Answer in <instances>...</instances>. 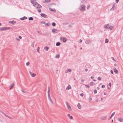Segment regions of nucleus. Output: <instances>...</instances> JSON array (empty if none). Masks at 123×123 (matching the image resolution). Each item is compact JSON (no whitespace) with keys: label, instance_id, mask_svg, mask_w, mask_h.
Here are the masks:
<instances>
[{"label":"nucleus","instance_id":"obj_58","mask_svg":"<svg viewBox=\"0 0 123 123\" xmlns=\"http://www.w3.org/2000/svg\"><path fill=\"white\" fill-rule=\"evenodd\" d=\"M21 91L22 92H23V93H25L26 92H25V91H24L22 89H21Z\"/></svg>","mask_w":123,"mask_h":123},{"label":"nucleus","instance_id":"obj_59","mask_svg":"<svg viewBox=\"0 0 123 123\" xmlns=\"http://www.w3.org/2000/svg\"><path fill=\"white\" fill-rule=\"evenodd\" d=\"M119 0H116V3H117L118 1Z\"/></svg>","mask_w":123,"mask_h":123},{"label":"nucleus","instance_id":"obj_57","mask_svg":"<svg viewBox=\"0 0 123 123\" xmlns=\"http://www.w3.org/2000/svg\"><path fill=\"white\" fill-rule=\"evenodd\" d=\"M80 96L82 97H83V93H81L80 94Z\"/></svg>","mask_w":123,"mask_h":123},{"label":"nucleus","instance_id":"obj_6","mask_svg":"<svg viewBox=\"0 0 123 123\" xmlns=\"http://www.w3.org/2000/svg\"><path fill=\"white\" fill-rule=\"evenodd\" d=\"M41 15L42 17L43 18H46L47 17V15H46L43 13H41Z\"/></svg>","mask_w":123,"mask_h":123},{"label":"nucleus","instance_id":"obj_31","mask_svg":"<svg viewBox=\"0 0 123 123\" xmlns=\"http://www.w3.org/2000/svg\"><path fill=\"white\" fill-rule=\"evenodd\" d=\"M35 43V41H34V42L33 43L31 44V46L32 47H33L34 46V43Z\"/></svg>","mask_w":123,"mask_h":123},{"label":"nucleus","instance_id":"obj_12","mask_svg":"<svg viewBox=\"0 0 123 123\" xmlns=\"http://www.w3.org/2000/svg\"><path fill=\"white\" fill-rule=\"evenodd\" d=\"M100 119L102 120H105L106 119V116L103 117L101 118Z\"/></svg>","mask_w":123,"mask_h":123},{"label":"nucleus","instance_id":"obj_32","mask_svg":"<svg viewBox=\"0 0 123 123\" xmlns=\"http://www.w3.org/2000/svg\"><path fill=\"white\" fill-rule=\"evenodd\" d=\"M93 92L95 94H96L97 93V90L96 89H95L94 90Z\"/></svg>","mask_w":123,"mask_h":123},{"label":"nucleus","instance_id":"obj_30","mask_svg":"<svg viewBox=\"0 0 123 123\" xmlns=\"http://www.w3.org/2000/svg\"><path fill=\"white\" fill-rule=\"evenodd\" d=\"M109 42V41H108V40L106 39H105V42L106 43H108Z\"/></svg>","mask_w":123,"mask_h":123},{"label":"nucleus","instance_id":"obj_26","mask_svg":"<svg viewBox=\"0 0 123 123\" xmlns=\"http://www.w3.org/2000/svg\"><path fill=\"white\" fill-rule=\"evenodd\" d=\"M29 20H33V18L32 17H31L29 18Z\"/></svg>","mask_w":123,"mask_h":123},{"label":"nucleus","instance_id":"obj_10","mask_svg":"<svg viewBox=\"0 0 123 123\" xmlns=\"http://www.w3.org/2000/svg\"><path fill=\"white\" fill-rule=\"evenodd\" d=\"M115 4H116L115 3L113 5L112 7L110 9L111 10H113L114 9Z\"/></svg>","mask_w":123,"mask_h":123},{"label":"nucleus","instance_id":"obj_45","mask_svg":"<svg viewBox=\"0 0 123 123\" xmlns=\"http://www.w3.org/2000/svg\"><path fill=\"white\" fill-rule=\"evenodd\" d=\"M39 50V47H38L37 49V51L38 52Z\"/></svg>","mask_w":123,"mask_h":123},{"label":"nucleus","instance_id":"obj_38","mask_svg":"<svg viewBox=\"0 0 123 123\" xmlns=\"http://www.w3.org/2000/svg\"><path fill=\"white\" fill-rule=\"evenodd\" d=\"M37 2H35V3H32V4L33 5V6H35V5H36V3H37Z\"/></svg>","mask_w":123,"mask_h":123},{"label":"nucleus","instance_id":"obj_1","mask_svg":"<svg viewBox=\"0 0 123 123\" xmlns=\"http://www.w3.org/2000/svg\"><path fill=\"white\" fill-rule=\"evenodd\" d=\"M85 6L83 5H81L80 7V11H84L85 10Z\"/></svg>","mask_w":123,"mask_h":123},{"label":"nucleus","instance_id":"obj_29","mask_svg":"<svg viewBox=\"0 0 123 123\" xmlns=\"http://www.w3.org/2000/svg\"><path fill=\"white\" fill-rule=\"evenodd\" d=\"M36 0H31L30 1L31 2L32 4L33 3H34V2Z\"/></svg>","mask_w":123,"mask_h":123},{"label":"nucleus","instance_id":"obj_40","mask_svg":"<svg viewBox=\"0 0 123 123\" xmlns=\"http://www.w3.org/2000/svg\"><path fill=\"white\" fill-rule=\"evenodd\" d=\"M30 64V63L29 62H27L26 63V64L27 66L29 65Z\"/></svg>","mask_w":123,"mask_h":123},{"label":"nucleus","instance_id":"obj_33","mask_svg":"<svg viewBox=\"0 0 123 123\" xmlns=\"http://www.w3.org/2000/svg\"><path fill=\"white\" fill-rule=\"evenodd\" d=\"M36 5H35V7H37V8H38V4L37 3H36Z\"/></svg>","mask_w":123,"mask_h":123},{"label":"nucleus","instance_id":"obj_44","mask_svg":"<svg viewBox=\"0 0 123 123\" xmlns=\"http://www.w3.org/2000/svg\"><path fill=\"white\" fill-rule=\"evenodd\" d=\"M98 79L99 80H101V78L100 77H98Z\"/></svg>","mask_w":123,"mask_h":123},{"label":"nucleus","instance_id":"obj_52","mask_svg":"<svg viewBox=\"0 0 123 123\" xmlns=\"http://www.w3.org/2000/svg\"><path fill=\"white\" fill-rule=\"evenodd\" d=\"M63 24L64 25H67L68 24V23H67V22L64 23Z\"/></svg>","mask_w":123,"mask_h":123},{"label":"nucleus","instance_id":"obj_49","mask_svg":"<svg viewBox=\"0 0 123 123\" xmlns=\"http://www.w3.org/2000/svg\"><path fill=\"white\" fill-rule=\"evenodd\" d=\"M86 87H88V88H89L90 87V86H89V85H86Z\"/></svg>","mask_w":123,"mask_h":123},{"label":"nucleus","instance_id":"obj_51","mask_svg":"<svg viewBox=\"0 0 123 123\" xmlns=\"http://www.w3.org/2000/svg\"><path fill=\"white\" fill-rule=\"evenodd\" d=\"M112 59L114 61H116L115 60V59L113 57H112Z\"/></svg>","mask_w":123,"mask_h":123},{"label":"nucleus","instance_id":"obj_48","mask_svg":"<svg viewBox=\"0 0 123 123\" xmlns=\"http://www.w3.org/2000/svg\"><path fill=\"white\" fill-rule=\"evenodd\" d=\"M49 92H50V90H48V95H50V94H49Z\"/></svg>","mask_w":123,"mask_h":123},{"label":"nucleus","instance_id":"obj_35","mask_svg":"<svg viewBox=\"0 0 123 123\" xmlns=\"http://www.w3.org/2000/svg\"><path fill=\"white\" fill-rule=\"evenodd\" d=\"M92 100V98L91 97H90L89 98V102L91 101Z\"/></svg>","mask_w":123,"mask_h":123},{"label":"nucleus","instance_id":"obj_63","mask_svg":"<svg viewBox=\"0 0 123 123\" xmlns=\"http://www.w3.org/2000/svg\"><path fill=\"white\" fill-rule=\"evenodd\" d=\"M84 81V80L83 79H82L81 80V81L82 82H83Z\"/></svg>","mask_w":123,"mask_h":123},{"label":"nucleus","instance_id":"obj_55","mask_svg":"<svg viewBox=\"0 0 123 123\" xmlns=\"http://www.w3.org/2000/svg\"><path fill=\"white\" fill-rule=\"evenodd\" d=\"M108 85L109 86H110V87H111V82H110L109 84H108Z\"/></svg>","mask_w":123,"mask_h":123},{"label":"nucleus","instance_id":"obj_46","mask_svg":"<svg viewBox=\"0 0 123 123\" xmlns=\"http://www.w3.org/2000/svg\"><path fill=\"white\" fill-rule=\"evenodd\" d=\"M48 98L49 100L51 99V98H50V95H48Z\"/></svg>","mask_w":123,"mask_h":123},{"label":"nucleus","instance_id":"obj_24","mask_svg":"<svg viewBox=\"0 0 123 123\" xmlns=\"http://www.w3.org/2000/svg\"><path fill=\"white\" fill-rule=\"evenodd\" d=\"M90 41L89 40H88L86 41L85 42V43L86 44H89V43Z\"/></svg>","mask_w":123,"mask_h":123},{"label":"nucleus","instance_id":"obj_36","mask_svg":"<svg viewBox=\"0 0 123 123\" xmlns=\"http://www.w3.org/2000/svg\"><path fill=\"white\" fill-rule=\"evenodd\" d=\"M115 112H114L111 115V117H113L114 115L115 114Z\"/></svg>","mask_w":123,"mask_h":123},{"label":"nucleus","instance_id":"obj_13","mask_svg":"<svg viewBox=\"0 0 123 123\" xmlns=\"http://www.w3.org/2000/svg\"><path fill=\"white\" fill-rule=\"evenodd\" d=\"M71 86L70 85H68L66 89L67 90H69V89H71Z\"/></svg>","mask_w":123,"mask_h":123},{"label":"nucleus","instance_id":"obj_27","mask_svg":"<svg viewBox=\"0 0 123 123\" xmlns=\"http://www.w3.org/2000/svg\"><path fill=\"white\" fill-rule=\"evenodd\" d=\"M36 74L34 73H33L31 74V76L32 77H34L36 76Z\"/></svg>","mask_w":123,"mask_h":123},{"label":"nucleus","instance_id":"obj_62","mask_svg":"<svg viewBox=\"0 0 123 123\" xmlns=\"http://www.w3.org/2000/svg\"><path fill=\"white\" fill-rule=\"evenodd\" d=\"M18 37H19V38L20 39H21L22 38V37L21 36H19Z\"/></svg>","mask_w":123,"mask_h":123},{"label":"nucleus","instance_id":"obj_54","mask_svg":"<svg viewBox=\"0 0 123 123\" xmlns=\"http://www.w3.org/2000/svg\"><path fill=\"white\" fill-rule=\"evenodd\" d=\"M68 26L70 27H72V26L71 25H68Z\"/></svg>","mask_w":123,"mask_h":123},{"label":"nucleus","instance_id":"obj_18","mask_svg":"<svg viewBox=\"0 0 123 123\" xmlns=\"http://www.w3.org/2000/svg\"><path fill=\"white\" fill-rule=\"evenodd\" d=\"M77 106L79 109H81V107L80 106V104L79 103H78V104Z\"/></svg>","mask_w":123,"mask_h":123},{"label":"nucleus","instance_id":"obj_47","mask_svg":"<svg viewBox=\"0 0 123 123\" xmlns=\"http://www.w3.org/2000/svg\"><path fill=\"white\" fill-rule=\"evenodd\" d=\"M105 87V86L104 85H102L101 86V87L102 88H104Z\"/></svg>","mask_w":123,"mask_h":123},{"label":"nucleus","instance_id":"obj_3","mask_svg":"<svg viewBox=\"0 0 123 123\" xmlns=\"http://www.w3.org/2000/svg\"><path fill=\"white\" fill-rule=\"evenodd\" d=\"M66 103L68 109L69 111H71L72 110V109L69 104H68L67 101L66 102Z\"/></svg>","mask_w":123,"mask_h":123},{"label":"nucleus","instance_id":"obj_2","mask_svg":"<svg viewBox=\"0 0 123 123\" xmlns=\"http://www.w3.org/2000/svg\"><path fill=\"white\" fill-rule=\"evenodd\" d=\"M10 28V27H3L1 28L0 29V31H6L9 30Z\"/></svg>","mask_w":123,"mask_h":123},{"label":"nucleus","instance_id":"obj_20","mask_svg":"<svg viewBox=\"0 0 123 123\" xmlns=\"http://www.w3.org/2000/svg\"><path fill=\"white\" fill-rule=\"evenodd\" d=\"M61 43L59 42H58L56 43V45L57 46H59L61 45Z\"/></svg>","mask_w":123,"mask_h":123},{"label":"nucleus","instance_id":"obj_8","mask_svg":"<svg viewBox=\"0 0 123 123\" xmlns=\"http://www.w3.org/2000/svg\"><path fill=\"white\" fill-rule=\"evenodd\" d=\"M117 120L119 121L122 122H123V119L121 118H118L117 119Z\"/></svg>","mask_w":123,"mask_h":123},{"label":"nucleus","instance_id":"obj_34","mask_svg":"<svg viewBox=\"0 0 123 123\" xmlns=\"http://www.w3.org/2000/svg\"><path fill=\"white\" fill-rule=\"evenodd\" d=\"M4 115L6 116V117H8L9 118H10L11 119V117H10L9 116H8L7 115H6V114H4Z\"/></svg>","mask_w":123,"mask_h":123},{"label":"nucleus","instance_id":"obj_42","mask_svg":"<svg viewBox=\"0 0 123 123\" xmlns=\"http://www.w3.org/2000/svg\"><path fill=\"white\" fill-rule=\"evenodd\" d=\"M90 84L91 86H92L93 85V82H91L90 83Z\"/></svg>","mask_w":123,"mask_h":123},{"label":"nucleus","instance_id":"obj_64","mask_svg":"<svg viewBox=\"0 0 123 123\" xmlns=\"http://www.w3.org/2000/svg\"><path fill=\"white\" fill-rule=\"evenodd\" d=\"M29 73H30V75H31V74H32V73L30 71H29Z\"/></svg>","mask_w":123,"mask_h":123},{"label":"nucleus","instance_id":"obj_17","mask_svg":"<svg viewBox=\"0 0 123 123\" xmlns=\"http://www.w3.org/2000/svg\"><path fill=\"white\" fill-rule=\"evenodd\" d=\"M109 26V25L107 24L106 25L104 26V27L105 28L108 29L109 27V26Z\"/></svg>","mask_w":123,"mask_h":123},{"label":"nucleus","instance_id":"obj_11","mask_svg":"<svg viewBox=\"0 0 123 123\" xmlns=\"http://www.w3.org/2000/svg\"><path fill=\"white\" fill-rule=\"evenodd\" d=\"M27 18V17L25 16H24L22 18H20V19L22 20H23L25 19H26Z\"/></svg>","mask_w":123,"mask_h":123},{"label":"nucleus","instance_id":"obj_60","mask_svg":"<svg viewBox=\"0 0 123 123\" xmlns=\"http://www.w3.org/2000/svg\"><path fill=\"white\" fill-rule=\"evenodd\" d=\"M84 0H80V2L81 3H82Z\"/></svg>","mask_w":123,"mask_h":123},{"label":"nucleus","instance_id":"obj_56","mask_svg":"<svg viewBox=\"0 0 123 123\" xmlns=\"http://www.w3.org/2000/svg\"><path fill=\"white\" fill-rule=\"evenodd\" d=\"M111 73L112 74H113V71L112 70H111Z\"/></svg>","mask_w":123,"mask_h":123},{"label":"nucleus","instance_id":"obj_25","mask_svg":"<svg viewBox=\"0 0 123 123\" xmlns=\"http://www.w3.org/2000/svg\"><path fill=\"white\" fill-rule=\"evenodd\" d=\"M52 26H54L56 25V24L54 22H53L52 24Z\"/></svg>","mask_w":123,"mask_h":123},{"label":"nucleus","instance_id":"obj_43","mask_svg":"<svg viewBox=\"0 0 123 123\" xmlns=\"http://www.w3.org/2000/svg\"><path fill=\"white\" fill-rule=\"evenodd\" d=\"M87 9H88L90 7V5H87Z\"/></svg>","mask_w":123,"mask_h":123},{"label":"nucleus","instance_id":"obj_28","mask_svg":"<svg viewBox=\"0 0 123 123\" xmlns=\"http://www.w3.org/2000/svg\"><path fill=\"white\" fill-rule=\"evenodd\" d=\"M50 25V24L49 23H46L45 25L47 26H49Z\"/></svg>","mask_w":123,"mask_h":123},{"label":"nucleus","instance_id":"obj_22","mask_svg":"<svg viewBox=\"0 0 123 123\" xmlns=\"http://www.w3.org/2000/svg\"><path fill=\"white\" fill-rule=\"evenodd\" d=\"M49 49V48L48 47H45L44 48V49L46 51H47Z\"/></svg>","mask_w":123,"mask_h":123},{"label":"nucleus","instance_id":"obj_23","mask_svg":"<svg viewBox=\"0 0 123 123\" xmlns=\"http://www.w3.org/2000/svg\"><path fill=\"white\" fill-rule=\"evenodd\" d=\"M37 9L38 11L39 12H41V10L40 8H37Z\"/></svg>","mask_w":123,"mask_h":123},{"label":"nucleus","instance_id":"obj_21","mask_svg":"<svg viewBox=\"0 0 123 123\" xmlns=\"http://www.w3.org/2000/svg\"><path fill=\"white\" fill-rule=\"evenodd\" d=\"M114 71L116 74L117 73H118V70L115 68H114Z\"/></svg>","mask_w":123,"mask_h":123},{"label":"nucleus","instance_id":"obj_41","mask_svg":"<svg viewBox=\"0 0 123 123\" xmlns=\"http://www.w3.org/2000/svg\"><path fill=\"white\" fill-rule=\"evenodd\" d=\"M38 8H41L42 7V6L40 5L39 4H38Z\"/></svg>","mask_w":123,"mask_h":123},{"label":"nucleus","instance_id":"obj_9","mask_svg":"<svg viewBox=\"0 0 123 123\" xmlns=\"http://www.w3.org/2000/svg\"><path fill=\"white\" fill-rule=\"evenodd\" d=\"M14 86V83H12L10 87V89H12L13 87Z\"/></svg>","mask_w":123,"mask_h":123},{"label":"nucleus","instance_id":"obj_50","mask_svg":"<svg viewBox=\"0 0 123 123\" xmlns=\"http://www.w3.org/2000/svg\"><path fill=\"white\" fill-rule=\"evenodd\" d=\"M45 1L47 2H48L50 1V0H45Z\"/></svg>","mask_w":123,"mask_h":123},{"label":"nucleus","instance_id":"obj_53","mask_svg":"<svg viewBox=\"0 0 123 123\" xmlns=\"http://www.w3.org/2000/svg\"><path fill=\"white\" fill-rule=\"evenodd\" d=\"M52 103V104L53 103V101H52L51 99H50L49 100Z\"/></svg>","mask_w":123,"mask_h":123},{"label":"nucleus","instance_id":"obj_15","mask_svg":"<svg viewBox=\"0 0 123 123\" xmlns=\"http://www.w3.org/2000/svg\"><path fill=\"white\" fill-rule=\"evenodd\" d=\"M114 29V27L113 26H111L109 27L108 29L111 30H112Z\"/></svg>","mask_w":123,"mask_h":123},{"label":"nucleus","instance_id":"obj_16","mask_svg":"<svg viewBox=\"0 0 123 123\" xmlns=\"http://www.w3.org/2000/svg\"><path fill=\"white\" fill-rule=\"evenodd\" d=\"M67 39L65 37H64L63 39V41L64 43L65 42L67 41Z\"/></svg>","mask_w":123,"mask_h":123},{"label":"nucleus","instance_id":"obj_4","mask_svg":"<svg viewBox=\"0 0 123 123\" xmlns=\"http://www.w3.org/2000/svg\"><path fill=\"white\" fill-rule=\"evenodd\" d=\"M59 31L55 29H52V32L57 33Z\"/></svg>","mask_w":123,"mask_h":123},{"label":"nucleus","instance_id":"obj_61","mask_svg":"<svg viewBox=\"0 0 123 123\" xmlns=\"http://www.w3.org/2000/svg\"><path fill=\"white\" fill-rule=\"evenodd\" d=\"M88 69L87 68H85V71L86 72H87L88 71Z\"/></svg>","mask_w":123,"mask_h":123},{"label":"nucleus","instance_id":"obj_39","mask_svg":"<svg viewBox=\"0 0 123 123\" xmlns=\"http://www.w3.org/2000/svg\"><path fill=\"white\" fill-rule=\"evenodd\" d=\"M41 23L42 24H45H45H46V23H45V22H44V21H42V22H41Z\"/></svg>","mask_w":123,"mask_h":123},{"label":"nucleus","instance_id":"obj_7","mask_svg":"<svg viewBox=\"0 0 123 123\" xmlns=\"http://www.w3.org/2000/svg\"><path fill=\"white\" fill-rule=\"evenodd\" d=\"M72 70L70 69H68L65 71V73H68L71 71Z\"/></svg>","mask_w":123,"mask_h":123},{"label":"nucleus","instance_id":"obj_19","mask_svg":"<svg viewBox=\"0 0 123 123\" xmlns=\"http://www.w3.org/2000/svg\"><path fill=\"white\" fill-rule=\"evenodd\" d=\"M49 10L50 11H54V12H55V9L54 10L53 9H52L50 8H49Z\"/></svg>","mask_w":123,"mask_h":123},{"label":"nucleus","instance_id":"obj_37","mask_svg":"<svg viewBox=\"0 0 123 123\" xmlns=\"http://www.w3.org/2000/svg\"><path fill=\"white\" fill-rule=\"evenodd\" d=\"M55 57L56 58H59L60 57V55H56Z\"/></svg>","mask_w":123,"mask_h":123},{"label":"nucleus","instance_id":"obj_5","mask_svg":"<svg viewBox=\"0 0 123 123\" xmlns=\"http://www.w3.org/2000/svg\"><path fill=\"white\" fill-rule=\"evenodd\" d=\"M16 22L14 20H13L12 21H10L9 22V23L11 24H12L14 25L16 23Z\"/></svg>","mask_w":123,"mask_h":123},{"label":"nucleus","instance_id":"obj_14","mask_svg":"<svg viewBox=\"0 0 123 123\" xmlns=\"http://www.w3.org/2000/svg\"><path fill=\"white\" fill-rule=\"evenodd\" d=\"M68 116L69 118L70 119H72L73 117L72 116H70V115L69 114H68L67 115Z\"/></svg>","mask_w":123,"mask_h":123}]
</instances>
